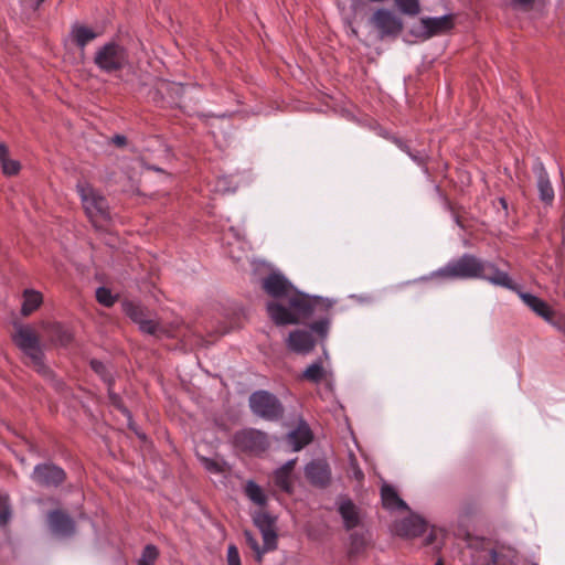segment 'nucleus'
Here are the masks:
<instances>
[{"label":"nucleus","instance_id":"obj_1","mask_svg":"<svg viewBox=\"0 0 565 565\" xmlns=\"http://www.w3.org/2000/svg\"><path fill=\"white\" fill-rule=\"evenodd\" d=\"M262 288L271 298L288 301L289 308L275 300L267 302V315L276 326L298 324L315 319L310 329L321 340L327 339L331 323L332 301L298 290L279 273H270L263 278Z\"/></svg>","mask_w":565,"mask_h":565},{"label":"nucleus","instance_id":"obj_2","mask_svg":"<svg viewBox=\"0 0 565 565\" xmlns=\"http://www.w3.org/2000/svg\"><path fill=\"white\" fill-rule=\"evenodd\" d=\"M13 343L32 361L34 370L42 376H51L52 370L44 363L40 337L29 324H19L12 334Z\"/></svg>","mask_w":565,"mask_h":565},{"label":"nucleus","instance_id":"obj_3","mask_svg":"<svg viewBox=\"0 0 565 565\" xmlns=\"http://www.w3.org/2000/svg\"><path fill=\"white\" fill-rule=\"evenodd\" d=\"M76 190L87 217L96 228L110 221L108 202L99 191L88 182L77 183Z\"/></svg>","mask_w":565,"mask_h":565},{"label":"nucleus","instance_id":"obj_4","mask_svg":"<svg viewBox=\"0 0 565 565\" xmlns=\"http://www.w3.org/2000/svg\"><path fill=\"white\" fill-rule=\"evenodd\" d=\"M128 51L121 44L109 41L97 49L94 55V64L106 74L122 71L128 64Z\"/></svg>","mask_w":565,"mask_h":565},{"label":"nucleus","instance_id":"obj_5","mask_svg":"<svg viewBox=\"0 0 565 565\" xmlns=\"http://www.w3.org/2000/svg\"><path fill=\"white\" fill-rule=\"evenodd\" d=\"M481 269L478 257L472 254H463L461 257L450 260L446 266L434 271L431 276L447 280L478 279Z\"/></svg>","mask_w":565,"mask_h":565},{"label":"nucleus","instance_id":"obj_6","mask_svg":"<svg viewBox=\"0 0 565 565\" xmlns=\"http://www.w3.org/2000/svg\"><path fill=\"white\" fill-rule=\"evenodd\" d=\"M252 413L265 420L277 422L284 417L285 408L279 398L265 390H258L248 398Z\"/></svg>","mask_w":565,"mask_h":565},{"label":"nucleus","instance_id":"obj_7","mask_svg":"<svg viewBox=\"0 0 565 565\" xmlns=\"http://www.w3.org/2000/svg\"><path fill=\"white\" fill-rule=\"evenodd\" d=\"M31 479L40 488L57 489L67 480V473L62 467L47 461L35 465Z\"/></svg>","mask_w":565,"mask_h":565},{"label":"nucleus","instance_id":"obj_8","mask_svg":"<svg viewBox=\"0 0 565 565\" xmlns=\"http://www.w3.org/2000/svg\"><path fill=\"white\" fill-rule=\"evenodd\" d=\"M233 444L237 449L253 455L266 451L269 446L267 435L254 428L236 431L233 436Z\"/></svg>","mask_w":565,"mask_h":565},{"label":"nucleus","instance_id":"obj_9","mask_svg":"<svg viewBox=\"0 0 565 565\" xmlns=\"http://www.w3.org/2000/svg\"><path fill=\"white\" fill-rule=\"evenodd\" d=\"M323 343L326 341L321 340V338L312 331L305 329H297L289 332L288 338L286 339V347L289 351L297 354H309L316 347L317 341Z\"/></svg>","mask_w":565,"mask_h":565},{"label":"nucleus","instance_id":"obj_10","mask_svg":"<svg viewBox=\"0 0 565 565\" xmlns=\"http://www.w3.org/2000/svg\"><path fill=\"white\" fill-rule=\"evenodd\" d=\"M305 477L312 487L326 489L332 481L330 465L326 459H313L306 465Z\"/></svg>","mask_w":565,"mask_h":565},{"label":"nucleus","instance_id":"obj_11","mask_svg":"<svg viewBox=\"0 0 565 565\" xmlns=\"http://www.w3.org/2000/svg\"><path fill=\"white\" fill-rule=\"evenodd\" d=\"M372 23L381 38L397 36L403 30L402 20L387 9H377L372 15Z\"/></svg>","mask_w":565,"mask_h":565},{"label":"nucleus","instance_id":"obj_12","mask_svg":"<svg viewBox=\"0 0 565 565\" xmlns=\"http://www.w3.org/2000/svg\"><path fill=\"white\" fill-rule=\"evenodd\" d=\"M480 266L482 269L479 273L480 276H478V279L487 280L494 286L509 290H518L519 286L514 282L509 273L501 270L494 263L480 259Z\"/></svg>","mask_w":565,"mask_h":565},{"label":"nucleus","instance_id":"obj_13","mask_svg":"<svg viewBox=\"0 0 565 565\" xmlns=\"http://www.w3.org/2000/svg\"><path fill=\"white\" fill-rule=\"evenodd\" d=\"M427 530L426 521L418 515L404 518L393 525V532L405 539H413L423 535Z\"/></svg>","mask_w":565,"mask_h":565},{"label":"nucleus","instance_id":"obj_14","mask_svg":"<svg viewBox=\"0 0 565 565\" xmlns=\"http://www.w3.org/2000/svg\"><path fill=\"white\" fill-rule=\"evenodd\" d=\"M424 39H430L439 34H446L455 28V15L446 14L439 18H422Z\"/></svg>","mask_w":565,"mask_h":565},{"label":"nucleus","instance_id":"obj_15","mask_svg":"<svg viewBox=\"0 0 565 565\" xmlns=\"http://www.w3.org/2000/svg\"><path fill=\"white\" fill-rule=\"evenodd\" d=\"M40 326L54 345L66 348L74 340L72 330L61 322L43 321Z\"/></svg>","mask_w":565,"mask_h":565},{"label":"nucleus","instance_id":"obj_16","mask_svg":"<svg viewBox=\"0 0 565 565\" xmlns=\"http://www.w3.org/2000/svg\"><path fill=\"white\" fill-rule=\"evenodd\" d=\"M338 512L342 518L343 526L347 531H351L361 524L360 509L352 499L341 497L338 504Z\"/></svg>","mask_w":565,"mask_h":565},{"label":"nucleus","instance_id":"obj_17","mask_svg":"<svg viewBox=\"0 0 565 565\" xmlns=\"http://www.w3.org/2000/svg\"><path fill=\"white\" fill-rule=\"evenodd\" d=\"M49 524L51 530L63 536H70L75 532L74 520L62 510H53L49 513Z\"/></svg>","mask_w":565,"mask_h":565},{"label":"nucleus","instance_id":"obj_18","mask_svg":"<svg viewBox=\"0 0 565 565\" xmlns=\"http://www.w3.org/2000/svg\"><path fill=\"white\" fill-rule=\"evenodd\" d=\"M521 298L524 301V303L529 308H531V310H533L537 316H540L547 322H553L555 312L546 301L527 292L521 294Z\"/></svg>","mask_w":565,"mask_h":565},{"label":"nucleus","instance_id":"obj_19","mask_svg":"<svg viewBox=\"0 0 565 565\" xmlns=\"http://www.w3.org/2000/svg\"><path fill=\"white\" fill-rule=\"evenodd\" d=\"M70 36L72 42L83 51L89 42L98 36V33L86 25L74 23L71 28Z\"/></svg>","mask_w":565,"mask_h":565},{"label":"nucleus","instance_id":"obj_20","mask_svg":"<svg viewBox=\"0 0 565 565\" xmlns=\"http://www.w3.org/2000/svg\"><path fill=\"white\" fill-rule=\"evenodd\" d=\"M382 505L386 510H407L408 505L402 500L397 491L391 484H383L381 488Z\"/></svg>","mask_w":565,"mask_h":565},{"label":"nucleus","instance_id":"obj_21","mask_svg":"<svg viewBox=\"0 0 565 565\" xmlns=\"http://www.w3.org/2000/svg\"><path fill=\"white\" fill-rule=\"evenodd\" d=\"M122 312L136 324H141V322L150 317V312L146 306L140 302L132 300H124L121 302Z\"/></svg>","mask_w":565,"mask_h":565},{"label":"nucleus","instance_id":"obj_22","mask_svg":"<svg viewBox=\"0 0 565 565\" xmlns=\"http://www.w3.org/2000/svg\"><path fill=\"white\" fill-rule=\"evenodd\" d=\"M295 461L290 460L278 468L274 473L275 484L284 492H292L291 473L294 470Z\"/></svg>","mask_w":565,"mask_h":565},{"label":"nucleus","instance_id":"obj_23","mask_svg":"<svg viewBox=\"0 0 565 565\" xmlns=\"http://www.w3.org/2000/svg\"><path fill=\"white\" fill-rule=\"evenodd\" d=\"M43 302V296L40 291L34 289H25L23 291V302L21 307V315L28 317L40 308Z\"/></svg>","mask_w":565,"mask_h":565},{"label":"nucleus","instance_id":"obj_24","mask_svg":"<svg viewBox=\"0 0 565 565\" xmlns=\"http://www.w3.org/2000/svg\"><path fill=\"white\" fill-rule=\"evenodd\" d=\"M328 376V372L323 367L322 359H318L310 364L301 374L300 379L313 384H319Z\"/></svg>","mask_w":565,"mask_h":565},{"label":"nucleus","instance_id":"obj_25","mask_svg":"<svg viewBox=\"0 0 565 565\" xmlns=\"http://www.w3.org/2000/svg\"><path fill=\"white\" fill-rule=\"evenodd\" d=\"M289 438L294 449L300 450L312 441L313 435L308 426H300L289 434Z\"/></svg>","mask_w":565,"mask_h":565},{"label":"nucleus","instance_id":"obj_26","mask_svg":"<svg viewBox=\"0 0 565 565\" xmlns=\"http://www.w3.org/2000/svg\"><path fill=\"white\" fill-rule=\"evenodd\" d=\"M245 495L259 507H265L267 497L264 490L253 480L247 481L244 489Z\"/></svg>","mask_w":565,"mask_h":565},{"label":"nucleus","instance_id":"obj_27","mask_svg":"<svg viewBox=\"0 0 565 565\" xmlns=\"http://www.w3.org/2000/svg\"><path fill=\"white\" fill-rule=\"evenodd\" d=\"M253 521L260 532L276 529V518L267 511L260 510L255 512Z\"/></svg>","mask_w":565,"mask_h":565},{"label":"nucleus","instance_id":"obj_28","mask_svg":"<svg viewBox=\"0 0 565 565\" xmlns=\"http://www.w3.org/2000/svg\"><path fill=\"white\" fill-rule=\"evenodd\" d=\"M537 188L540 192V199L545 203H551L554 199V190L545 173L539 177Z\"/></svg>","mask_w":565,"mask_h":565},{"label":"nucleus","instance_id":"obj_29","mask_svg":"<svg viewBox=\"0 0 565 565\" xmlns=\"http://www.w3.org/2000/svg\"><path fill=\"white\" fill-rule=\"evenodd\" d=\"M366 547L364 534L354 532L350 535L349 555L354 556L362 553Z\"/></svg>","mask_w":565,"mask_h":565},{"label":"nucleus","instance_id":"obj_30","mask_svg":"<svg viewBox=\"0 0 565 565\" xmlns=\"http://www.w3.org/2000/svg\"><path fill=\"white\" fill-rule=\"evenodd\" d=\"M399 11L407 15H417L420 12L418 0H394Z\"/></svg>","mask_w":565,"mask_h":565},{"label":"nucleus","instance_id":"obj_31","mask_svg":"<svg viewBox=\"0 0 565 565\" xmlns=\"http://www.w3.org/2000/svg\"><path fill=\"white\" fill-rule=\"evenodd\" d=\"M96 300L98 301V303L107 308H110L115 305L117 296H114L110 289L106 287H99L96 290Z\"/></svg>","mask_w":565,"mask_h":565},{"label":"nucleus","instance_id":"obj_32","mask_svg":"<svg viewBox=\"0 0 565 565\" xmlns=\"http://www.w3.org/2000/svg\"><path fill=\"white\" fill-rule=\"evenodd\" d=\"M89 365L90 369L108 384V386H113L114 379L108 373L106 365L102 361L93 359L90 360Z\"/></svg>","mask_w":565,"mask_h":565},{"label":"nucleus","instance_id":"obj_33","mask_svg":"<svg viewBox=\"0 0 565 565\" xmlns=\"http://www.w3.org/2000/svg\"><path fill=\"white\" fill-rule=\"evenodd\" d=\"M138 327L142 333L153 337H158L159 333L163 330L159 321L150 319L149 317H147Z\"/></svg>","mask_w":565,"mask_h":565},{"label":"nucleus","instance_id":"obj_34","mask_svg":"<svg viewBox=\"0 0 565 565\" xmlns=\"http://www.w3.org/2000/svg\"><path fill=\"white\" fill-rule=\"evenodd\" d=\"M11 519V507L8 494H0V526H4Z\"/></svg>","mask_w":565,"mask_h":565},{"label":"nucleus","instance_id":"obj_35","mask_svg":"<svg viewBox=\"0 0 565 565\" xmlns=\"http://www.w3.org/2000/svg\"><path fill=\"white\" fill-rule=\"evenodd\" d=\"M349 477L355 479L358 482H362L364 480V472L361 469L358 459L353 452L349 455Z\"/></svg>","mask_w":565,"mask_h":565},{"label":"nucleus","instance_id":"obj_36","mask_svg":"<svg viewBox=\"0 0 565 565\" xmlns=\"http://www.w3.org/2000/svg\"><path fill=\"white\" fill-rule=\"evenodd\" d=\"M159 554V550L156 545L147 544L143 547L141 557L138 559V562H143L145 564L153 565L158 559Z\"/></svg>","mask_w":565,"mask_h":565},{"label":"nucleus","instance_id":"obj_37","mask_svg":"<svg viewBox=\"0 0 565 565\" xmlns=\"http://www.w3.org/2000/svg\"><path fill=\"white\" fill-rule=\"evenodd\" d=\"M260 533H262L263 541H264V545H263L264 552L266 553V552L275 551L277 548V544H278V542H277L278 535H277L276 529L270 530V531H263Z\"/></svg>","mask_w":565,"mask_h":565},{"label":"nucleus","instance_id":"obj_38","mask_svg":"<svg viewBox=\"0 0 565 565\" xmlns=\"http://www.w3.org/2000/svg\"><path fill=\"white\" fill-rule=\"evenodd\" d=\"M201 462L203 463L204 468L212 473H224L226 463L224 461H217L212 458L207 457H201Z\"/></svg>","mask_w":565,"mask_h":565},{"label":"nucleus","instance_id":"obj_39","mask_svg":"<svg viewBox=\"0 0 565 565\" xmlns=\"http://www.w3.org/2000/svg\"><path fill=\"white\" fill-rule=\"evenodd\" d=\"M245 537L248 546L255 553V559L258 563L263 562V556L265 554L264 548L259 545L258 541L253 536V534L248 531L245 532Z\"/></svg>","mask_w":565,"mask_h":565},{"label":"nucleus","instance_id":"obj_40","mask_svg":"<svg viewBox=\"0 0 565 565\" xmlns=\"http://www.w3.org/2000/svg\"><path fill=\"white\" fill-rule=\"evenodd\" d=\"M2 171L7 175H14L20 171V162L17 160H11L8 158L7 160L1 162Z\"/></svg>","mask_w":565,"mask_h":565},{"label":"nucleus","instance_id":"obj_41","mask_svg":"<svg viewBox=\"0 0 565 565\" xmlns=\"http://www.w3.org/2000/svg\"><path fill=\"white\" fill-rule=\"evenodd\" d=\"M537 0H511V7L515 10L529 12L534 8Z\"/></svg>","mask_w":565,"mask_h":565},{"label":"nucleus","instance_id":"obj_42","mask_svg":"<svg viewBox=\"0 0 565 565\" xmlns=\"http://www.w3.org/2000/svg\"><path fill=\"white\" fill-rule=\"evenodd\" d=\"M227 564L242 565L238 548L234 544H231L227 548Z\"/></svg>","mask_w":565,"mask_h":565},{"label":"nucleus","instance_id":"obj_43","mask_svg":"<svg viewBox=\"0 0 565 565\" xmlns=\"http://www.w3.org/2000/svg\"><path fill=\"white\" fill-rule=\"evenodd\" d=\"M411 159L416 162L418 166L423 167L426 172H428L427 163H428V156L422 154L418 151H413L411 153Z\"/></svg>","mask_w":565,"mask_h":565},{"label":"nucleus","instance_id":"obj_44","mask_svg":"<svg viewBox=\"0 0 565 565\" xmlns=\"http://www.w3.org/2000/svg\"><path fill=\"white\" fill-rule=\"evenodd\" d=\"M111 142L116 146V147H125L127 145V138L126 136L124 135H115L113 138H111Z\"/></svg>","mask_w":565,"mask_h":565},{"label":"nucleus","instance_id":"obj_45","mask_svg":"<svg viewBox=\"0 0 565 565\" xmlns=\"http://www.w3.org/2000/svg\"><path fill=\"white\" fill-rule=\"evenodd\" d=\"M390 140L392 142H394L402 151L404 150V148H406L407 146V142L405 140H403L402 138H398L396 136H392L390 137Z\"/></svg>","mask_w":565,"mask_h":565},{"label":"nucleus","instance_id":"obj_46","mask_svg":"<svg viewBox=\"0 0 565 565\" xmlns=\"http://www.w3.org/2000/svg\"><path fill=\"white\" fill-rule=\"evenodd\" d=\"M8 158H9L8 147L3 142H0V162L7 160Z\"/></svg>","mask_w":565,"mask_h":565},{"label":"nucleus","instance_id":"obj_47","mask_svg":"<svg viewBox=\"0 0 565 565\" xmlns=\"http://www.w3.org/2000/svg\"><path fill=\"white\" fill-rule=\"evenodd\" d=\"M108 387H109V398H110L111 403L115 406L119 407V404L121 403L120 397L117 394L111 392V386H108Z\"/></svg>","mask_w":565,"mask_h":565},{"label":"nucleus","instance_id":"obj_48","mask_svg":"<svg viewBox=\"0 0 565 565\" xmlns=\"http://www.w3.org/2000/svg\"><path fill=\"white\" fill-rule=\"evenodd\" d=\"M553 326L557 327L558 330H561L563 333H565V326L561 323V321H554L551 322Z\"/></svg>","mask_w":565,"mask_h":565},{"label":"nucleus","instance_id":"obj_49","mask_svg":"<svg viewBox=\"0 0 565 565\" xmlns=\"http://www.w3.org/2000/svg\"><path fill=\"white\" fill-rule=\"evenodd\" d=\"M499 203L501 204V206L505 211V213H508V201L504 198H500Z\"/></svg>","mask_w":565,"mask_h":565},{"label":"nucleus","instance_id":"obj_50","mask_svg":"<svg viewBox=\"0 0 565 565\" xmlns=\"http://www.w3.org/2000/svg\"><path fill=\"white\" fill-rule=\"evenodd\" d=\"M435 541V535L434 533H429V535L426 537L425 540V544L426 545H430L433 542Z\"/></svg>","mask_w":565,"mask_h":565},{"label":"nucleus","instance_id":"obj_51","mask_svg":"<svg viewBox=\"0 0 565 565\" xmlns=\"http://www.w3.org/2000/svg\"><path fill=\"white\" fill-rule=\"evenodd\" d=\"M405 153H407L408 156H411V153L413 152V150L409 148V146L407 145L406 148H404L403 150Z\"/></svg>","mask_w":565,"mask_h":565},{"label":"nucleus","instance_id":"obj_52","mask_svg":"<svg viewBox=\"0 0 565 565\" xmlns=\"http://www.w3.org/2000/svg\"><path fill=\"white\" fill-rule=\"evenodd\" d=\"M45 0H36L35 7L39 8Z\"/></svg>","mask_w":565,"mask_h":565},{"label":"nucleus","instance_id":"obj_53","mask_svg":"<svg viewBox=\"0 0 565 565\" xmlns=\"http://www.w3.org/2000/svg\"><path fill=\"white\" fill-rule=\"evenodd\" d=\"M456 223H457L459 226H461V227H462V224H461V222H460L459 216H456Z\"/></svg>","mask_w":565,"mask_h":565},{"label":"nucleus","instance_id":"obj_54","mask_svg":"<svg viewBox=\"0 0 565 565\" xmlns=\"http://www.w3.org/2000/svg\"><path fill=\"white\" fill-rule=\"evenodd\" d=\"M435 565H444L443 559H441V558H439V559L435 563Z\"/></svg>","mask_w":565,"mask_h":565},{"label":"nucleus","instance_id":"obj_55","mask_svg":"<svg viewBox=\"0 0 565 565\" xmlns=\"http://www.w3.org/2000/svg\"><path fill=\"white\" fill-rule=\"evenodd\" d=\"M138 565H148V564H145L143 562H138Z\"/></svg>","mask_w":565,"mask_h":565}]
</instances>
